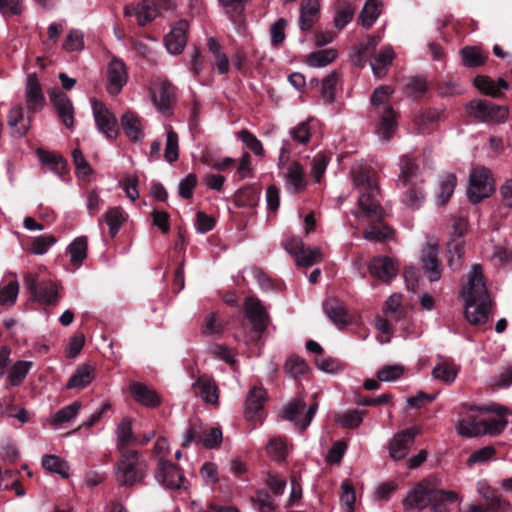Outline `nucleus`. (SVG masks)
Here are the masks:
<instances>
[{"mask_svg":"<svg viewBox=\"0 0 512 512\" xmlns=\"http://www.w3.org/2000/svg\"><path fill=\"white\" fill-rule=\"evenodd\" d=\"M317 409V402H314L306 409L304 399L302 397H298L286 404L282 410V417L304 430L310 425Z\"/></svg>","mask_w":512,"mask_h":512,"instance_id":"nucleus-7","label":"nucleus"},{"mask_svg":"<svg viewBox=\"0 0 512 512\" xmlns=\"http://www.w3.org/2000/svg\"><path fill=\"white\" fill-rule=\"evenodd\" d=\"M418 164L415 159L409 156H403L400 159V173L397 180V187L403 189L410 184H416L414 179L417 176Z\"/></svg>","mask_w":512,"mask_h":512,"instance_id":"nucleus-31","label":"nucleus"},{"mask_svg":"<svg viewBox=\"0 0 512 512\" xmlns=\"http://www.w3.org/2000/svg\"><path fill=\"white\" fill-rule=\"evenodd\" d=\"M148 474L146 460L136 450H126L119 457L114 475L120 486L132 487L141 483Z\"/></svg>","mask_w":512,"mask_h":512,"instance_id":"nucleus-3","label":"nucleus"},{"mask_svg":"<svg viewBox=\"0 0 512 512\" xmlns=\"http://www.w3.org/2000/svg\"><path fill=\"white\" fill-rule=\"evenodd\" d=\"M378 194L379 188L377 191L363 190L360 192L358 205L368 218H378L381 216V206L377 199Z\"/></svg>","mask_w":512,"mask_h":512,"instance_id":"nucleus-30","label":"nucleus"},{"mask_svg":"<svg viewBox=\"0 0 512 512\" xmlns=\"http://www.w3.org/2000/svg\"><path fill=\"white\" fill-rule=\"evenodd\" d=\"M7 123L12 130V136L22 137L30 129V119L25 117L24 109L20 104L11 107L7 115Z\"/></svg>","mask_w":512,"mask_h":512,"instance_id":"nucleus-26","label":"nucleus"},{"mask_svg":"<svg viewBox=\"0 0 512 512\" xmlns=\"http://www.w3.org/2000/svg\"><path fill=\"white\" fill-rule=\"evenodd\" d=\"M126 17L135 16L140 26H145L157 16L156 5L150 0H143L137 5H127L124 8Z\"/></svg>","mask_w":512,"mask_h":512,"instance_id":"nucleus-23","label":"nucleus"},{"mask_svg":"<svg viewBox=\"0 0 512 512\" xmlns=\"http://www.w3.org/2000/svg\"><path fill=\"white\" fill-rule=\"evenodd\" d=\"M436 89L438 94L442 97H454L464 92V88L457 81L452 79L439 82Z\"/></svg>","mask_w":512,"mask_h":512,"instance_id":"nucleus-62","label":"nucleus"},{"mask_svg":"<svg viewBox=\"0 0 512 512\" xmlns=\"http://www.w3.org/2000/svg\"><path fill=\"white\" fill-rule=\"evenodd\" d=\"M459 368L452 362L441 359L432 370V377L435 380L452 384L457 378Z\"/></svg>","mask_w":512,"mask_h":512,"instance_id":"nucleus-36","label":"nucleus"},{"mask_svg":"<svg viewBox=\"0 0 512 512\" xmlns=\"http://www.w3.org/2000/svg\"><path fill=\"white\" fill-rule=\"evenodd\" d=\"M266 398L267 393L263 388L253 387L249 390L245 401V417L248 421H254L259 417Z\"/></svg>","mask_w":512,"mask_h":512,"instance_id":"nucleus-25","label":"nucleus"},{"mask_svg":"<svg viewBox=\"0 0 512 512\" xmlns=\"http://www.w3.org/2000/svg\"><path fill=\"white\" fill-rule=\"evenodd\" d=\"M352 177L355 185L363 190L377 191L378 183L376 179L372 178L369 173L362 167L352 168Z\"/></svg>","mask_w":512,"mask_h":512,"instance_id":"nucleus-48","label":"nucleus"},{"mask_svg":"<svg viewBox=\"0 0 512 512\" xmlns=\"http://www.w3.org/2000/svg\"><path fill=\"white\" fill-rule=\"evenodd\" d=\"M33 366L32 361H17L10 368L8 380L11 386H19L25 380L27 374Z\"/></svg>","mask_w":512,"mask_h":512,"instance_id":"nucleus-45","label":"nucleus"},{"mask_svg":"<svg viewBox=\"0 0 512 512\" xmlns=\"http://www.w3.org/2000/svg\"><path fill=\"white\" fill-rule=\"evenodd\" d=\"M94 379V368L90 365L78 366L70 377L66 387L68 389H84Z\"/></svg>","mask_w":512,"mask_h":512,"instance_id":"nucleus-37","label":"nucleus"},{"mask_svg":"<svg viewBox=\"0 0 512 512\" xmlns=\"http://www.w3.org/2000/svg\"><path fill=\"white\" fill-rule=\"evenodd\" d=\"M178 149V135L176 132L170 130L167 132L166 147L164 152L165 160L169 163L175 162L179 157Z\"/></svg>","mask_w":512,"mask_h":512,"instance_id":"nucleus-61","label":"nucleus"},{"mask_svg":"<svg viewBox=\"0 0 512 512\" xmlns=\"http://www.w3.org/2000/svg\"><path fill=\"white\" fill-rule=\"evenodd\" d=\"M107 76V91L111 95H117L128 81V72L125 63L118 58H113L108 64Z\"/></svg>","mask_w":512,"mask_h":512,"instance_id":"nucleus-15","label":"nucleus"},{"mask_svg":"<svg viewBox=\"0 0 512 512\" xmlns=\"http://www.w3.org/2000/svg\"><path fill=\"white\" fill-rule=\"evenodd\" d=\"M494 192V179L491 171L485 167L473 168L469 175L467 195L473 204L490 197Z\"/></svg>","mask_w":512,"mask_h":512,"instance_id":"nucleus-5","label":"nucleus"},{"mask_svg":"<svg viewBox=\"0 0 512 512\" xmlns=\"http://www.w3.org/2000/svg\"><path fill=\"white\" fill-rule=\"evenodd\" d=\"M116 447L121 453L136 443L137 439L132 430V422L129 418H123L116 427Z\"/></svg>","mask_w":512,"mask_h":512,"instance_id":"nucleus-34","label":"nucleus"},{"mask_svg":"<svg viewBox=\"0 0 512 512\" xmlns=\"http://www.w3.org/2000/svg\"><path fill=\"white\" fill-rule=\"evenodd\" d=\"M285 185L289 192L298 193L306 186L304 170L298 162H293L285 175Z\"/></svg>","mask_w":512,"mask_h":512,"instance_id":"nucleus-33","label":"nucleus"},{"mask_svg":"<svg viewBox=\"0 0 512 512\" xmlns=\"http://www.w3.org/2000/svg\"><path fill=\"white\" fill-rule=\"evenodd\" d=\"M88 241L87 238L77 237L68 246L67 252L70 255V262L74 266H80L87 257Z\"/></svg>","mask_w":512,"mask_h":512,"instance_id":"nucleus-42","label":"nucleus"},{"mask_svg":"<svg viewBox=\"0 0 512 512\" xmlns=\"http://www.w3.org/2000/svg\"><path fill=\"white\" fill-rule=\"evenodd\" d=\"M245 316L250 321L253 330L263 333L269 324V315L259 299L247 297L244 305Z\"/></svg>","mask_w":512,"mask_h":512,"instance_id":"nucleus-13","label":"nucleus"},{"mask_svg":"<svg viewBox=\"0 0 512 512\" xmlns=\"http://www.w3.org/2000/svg\"><path fill=\"white\" fill-rule=\"evenodd\" d=\"M196 396H199L206 404L218 405L219 388L213 378L208 375H200L192 384Z\"/></svg>","mask_w":512,"mask_h":512,"instance_id":"nucleus-18","label":"nucleus"},{"mask_svg":"<svg viewBox=\"0 0 512 512\" xmlns=\"http://www.w3.org/2000/svg\"><path fill=\"white\" fill-rule=\"evenodd\" d=\"M477 491L486 501V506L493 512H505L509 503L505 501L499 492L492 488L486 480H480L477 483Z\"/></svg>","mask_w":512,"mask_h":512,"instance_id":"nucleus-22","label":"nucleus"},{"mask_svg":"<svg viewBox=\"0 0 512 512\" xmlns=\"http://www.w3.org/2000/svg\"><path fill=\"white\" fill-rule=\"evenodd\" d=\"M420 265L430 282L441 279L443 266L439 258V242L435 238H429L422 248Z\"/></svg>","mask_w":512,"mask_h":512,"instance_id":"nucleus-8","label":"nucleus"},{"mask_svg":"<svg viewBox=\"0 0 512 512\" xmlns=\"http://www.w3.org/2000/svg\"><path fill=\"white\" fill-rule=\"evenodd\" d=\"M393 235V231L390 227L380 224L373 225L366 229L363 233V237L368 241H384L386 239L391 238Z\"/></svg>","mask_w":512,"mask_h":512,"instance_id":"nucleus-54","label":"nucleus"},{"mask_svg":"<svg viewBox=\"0 0 512 512\" xmlns=\"http://www.w3.org/2000/svg\"><path fill=\"white\" fill-rule=\"evenodd\" d=\"M42 466L45 470L59 474L62 478L69 477L68 463L56 455H45L42 458Z\"/></svg>","mask_w":512,"mask_h":512,"instance_id":"nucleus-44","label":"nucleus"},{"mask_svg":"<svg viewBox=\"0 0 512 512\" xmlns=\"http://www.w3.org/2000/svg\"><path fill=\"white\" fill-rule=\"evenodd\" d=\"M394 59V51L390 46L381 48L379 53L371 61L372 72L376 77H383L386 74L388 66Z\"/></svg>","mask_w":512,"mask_h":512,"instance_id":"nucleus-39","label":"nucleus"},{"mask_svg":"<svg viewBox=\"0 0 512 512\" xmlns=\"http://www.w3.org/2000/svg\"><path fill=\"white\" fill-rule=\"evenodd\" d=\"M366 415V411L359 409H348L335 414V421L346 429L358 428Z\"/></svg>","mask_w":512,"mask_h":512,"instance_id":"nucleus-38","label":"nucleus"},{"mask_svg":"<svg viewBox=\"0 0 512 512\" xmlns=\"http://www.w3.org/2000/svg\"><path fill=\"white\" fill-rule=\"evenodd\" d=\"M155 478L159 483L169 489L181 488L184 480L183 473L179 466L166 460H158Z\"/></svg>","mask_w":512,"mask_h":512,"instance_id":"nucleus-12","label":"nucleus"},{"mask_svg":"<svg viewBox=\"0 0 512 512\" xmlns=\"http://www.w3.org/2000/svg\"><path fill=\"white\" fill-rule=\"evenodd\" d=\"M24 284L33 300L40 304L55 305L60 299L58 285L52 280L38 282L36 275L28 273L24 277Z\"/></svg>","mask_w":512,"mask_h":512,"instance_id":"nucleus-6","label":"nucleus"},{"mask_svg":"<svg viewBox=\"0 0 512 512\" xmlns=\"http://www.w3.org/2000/svg\"><path fill=\"white\" fill-rule=\"evenodd\" d=\"M129 390L133 398L146 407L155 408L160 404L157 393L142 383H130Z\"/></svg>","mask_w":512,"mask_h":512,"instance_id":"nucleus-29","label":"nucleus"},{"mask_svg":"<svg viewBox=\"0 0 512 512\" xmlns=\"http://www.w3.org/2000/svg\"><path fill=\"white\" fill-rule=\"evenodd\" d=\"M25 100L29 111L37 112L45 105V96L42 86L35 73L28 74L25 85Z\"/></svg>","mask_w":512,"mask_h":512,"instance_id":"nucleus-17","label":"nucleus"},{"mask_svg":"<svg viewBox=\"0 0 512 512\" xmlns=\"http://www.w3.org/2000/svg\"><path fill=\"white\" fill-rule=\"evenodd\" d=\"M267 452L273 460L283 461L288 453L287 444L282 438H272L267 444Z\"/></svg>","mask_w":512,"mask_h":512,"instance_id":"nucleus-57","label":"nucleus"},{"mask_svg":"<svg viewBox=\"0 0 512 512\" xmlns=\"http://www.w3.org/2000/svg\"><path fill=\"white\" fill-rule=\"evenodd\" d=\"M252 501L256 504L260 512H274L276 508L274 500L270 494L264 490L257 491L255 497L252 498Z\"/></svg>","mask_w":512,"mask_h":512,"instance_id":"nucleus-64","label":"nucleus"},{"mask_svg":"<svg viewBox=\"0 0 512 512\" xmlns=\"http://www.w3.org/2000/svg\"><path fill=\"white\" fill-rule=\"evenodd\" d=\"M19 293V283L17 280L9 281L0 287V304L11 306L15 303Z\"/></svg>","mask_w":512,"mask_h":512,"instance_id":"nucleus-56","label":"nucleus"},{"mask_svg":"<svg viewBox=\"0 0 512 512\" xmlns=\"http://www.w3.org/2000/svg\"><path fill=\"white\" fill-rule=\"evenodd\" d=\"M457 178L454 174H446L439 183V192L437 194V202L439 205H445L454 193Z\"/></svg>","mask_w":512,"mask_h":512,"instance_id":"nucleus-46","label":"nucleus"},{"mask_svg":"<svg viewBox=\"0 0 512 512\" xmlns=\"http://www.w3.org/2000/svg\"><path fill=\"white\" fill-rule=\"evenodd\" d=\"M483 427L482 418L472 413L461 417L455 425L457 433L466 438L482 436Z\"/></svg>","mask_w":512,"mask_h":512,"instance_id":"nucleus-28","label":"nucleus"},{"mask_svg":"<svg viewBox=\"0 0 512 512\" xmlns=\"http://www.w3.org/2000/svg\"><path fill=\"white\" fill-rule=\"evenodd\" d=\"M72 159L76 168V175L78 178L84 179L93 172L92 167L87 162L85 156L83 155L80 149L75 148L72 151Z\"/></svg>","mask_w":512,"mask_h":512,"instance_id":"nucleus-58","label":"nucleus"},{"mask_svg":"<svg viewBox=\"0 0 512 512\" xmlns=\"http://www.w3.org/2000/svg\"><path fill=\"white\" fill-rule=\"evenodd\" d=\"M320 17V3L318 0H302L300 5L299 27L302 31H309Z\"/></svg>","mask_w":512,"mask_h":512,"instance_id":"nucleus-27","label":"nucleus"},{"mask_svg":"<svg viewBox=\"0 0 512 512\" xmlns=\"http://www.w3.org/2000/svg\"><path fill=\"white\" fill-rule=\"evenodd\" d=\"M401 202L411 208L419 209L425 200V193L421 186L417 184H410L402 189Z\"/></svg>","mask_w":512,"mask_h":512,"instance_id":"nucleus-40","label":"nucleus"},{"mask_svg":"<svg viewBox=\"0 0 512 512\" xmlns=\"http://www.w3.org/2000/svg\"><path fill=\"white\" fill-rule=\"evenodd\" d=\"M102 221L109 227V235L113 238L118 234L121 226L126 221V215L121 207H110L103 217L99 219V225L102 224Z\"/></svg>","mask_w":512,"mask_h":512,"instance_id":"nucleus-35","label":"nucleus"},{"mask_svg":"<svg viewBox=\"0 0 512 512\" xmlns=\"http://www.w3.org/2000/svg\"><path fill=\"white\" fill-rule=\"evenodd\" d=\"M458 494L453 491L435 489L430 480L425 479L414 485L403 499L405 510L421 511L430 507L432 512H449L448 504L455 503Z\"/></svg>","mask_w":512,"mask_h":512,"instance_id":"nucleus-2","label":"nucleus"},{"mask_svg":"<svg viewBox=\"0 0 512 512\" xmlns=\"http://www.w3.org/2000/svg\"><path fill=\"white\" fill-rule=\"evenodd\" d=\"M56 243V238L52 235H40L33 239L30 251L35 255H43Z\"/></svg>","mask_w":512,"mask_h":512,"instance_id":"nucleus-59","label":"nucleus"},{"mask_svg":"<svg viewBox=\"0 0 512 512\" xmlns=\"http://www.w3.org/2000/svg\"><path fill=\"white\" fill-rule=\"evenodd\" d=\"M470 113L482 121L503 123L508 118V108L486 100L471 101L468 104Z\"/></svg>","mask_w":512,"mask_h":512,"instance_id":"nucleus-10","label":"nucleus"},{"mask_svg":"<svg viewBox=\"0 0 512 512\" xmlns=\"http://www.w3.org/2000/svg\"><path fill=\"white\" fill-rule=\"evenodd\" d=\"M404 373V367L399 364L386 365L377 372V378L382 382H391L399 379Z\"/></svg>","mask_w":512,"mask_h":512,"instance_id":"nucleus-63","label":"nucleus"},{"mask_svg":"<svg viewBox=\"0 0 512 512\" xmlns=\"http://www.w3.org/2000/svg\"><path fill=\"white\" fill-rule=\"evenodd\" d=\"M405 89L408 96L419 98L428 91L427 79L423 76L411 77Z\"/></svg>","mask_w":512,"mask_h":512,"instance_id":"nucleus-53","label":"nucleus"},{"mask_svg":"<svg viewBox=\"0 0 512 512\" xmlns=\"http://www.w3.org/2000/svg\"><path fill=\"white\" fill-rule=\"evenodd\" d=\"M122 128L126 136L133 142L140 141L144 137L141 119L133 112H126L121 117Z\"/></svg>","mask_w":512,"mask_h":512,"instance_id":"nucleus-32","label":"nucleus"},{"mask_svg":"<svg viewBox=\"0 0 512 512\" xmlns=\"http://www.w3.org/2000/svg\"><path fill=\"white\" fill-rule=\"evenodd\" d=\"M354 12L355 9L351 4L339 2L333 19L334 27L339 30L344 29L352 21Z\"/></svg>","mask_w":512,"mask_h":512,"instance_id":"nucleus-43","label":"nucleus"},{"mask_svg":"<svg viewBox=\"0 0 512 512\" xmlns=\"http://www.w3.org/2000/svg\"><path fill=\"white\" fill-rule=\"evenodd\" d=\"M323 310L330 321L341 328L348 324L349 317L342 301L335 297H328L322 304Z\"/></svg>","mask_w":512,"mask_h":512,"instance_id":"nucleus-24","label":"nucleus"},{"mask_svg":"<svg viewBox=\"0 0 512 512\" xmlns=\"http://www.w3.org/2000/svg\"><path fill=\"white\" fill-rule=\"evenodd\" d=\"M338 81L337 72L329 73L323 80L321 86V98L325 104H332L335 101V87Z\"/></svg>","mask_w":512,"mask_h":512,"instance_id":"nucleus-52","label":"nucleus"},{"mask_svg":"<svg viewBox=\"0 0 512 512\" xmlns=\"http://www.w3.org/2000/svg\"><path fill=\"white\" fill-rule=\"evenodd\" d=\"M378 117V125L376 127L377 136L383 141H389L397 129V115L392 107H380L375 112Z\"/></svg>","mask_w":512,"mask_h":512,"instance_id":"nucleus-19","label":"nucleus"},{"mask_svg":"<svg viewBox=\"0 0 512 512\" xmlns=\"http://www.w3.org/2000/svg\"><path fill=\"white\" fill-rule=\"evenodd\" d=\"M475 87L480 90L482 93L487 94L492 97H500L502 95L501 91L498 89L495 81L487 76H477L474 79Z\"/></svg>","mask_w":512,"mask_h":512,"instance_id":"nucleus-60","label":"nucleus"},{"mask_svg":"<svg viewBox=\"0 0 512 512\" xmlns=\"http://www.w3.org/2000/svg\"><path fill=\"white\" fill-rule=\"evenodd\" d=\"M460 295L467 321L473 325L485 324L489 319L492 299L480 264H474L467 273Z\"/></svg>","mask_w":512,"mask_h":512,"instance_id":"nucleus-1","label":"nucleus"},{"mask_svg":"<svg viewBox=\"0 0 512 512\" xmlns=\"http://www.w3.org/2000/svg\"><path fill=\"white\" fill-rule=\"evenodd\" d=\"M189 23L186 20L178 21L165 36L164 43L167 51L172 55L182 53L187 44V31Z\"/></svg>","mask_w":512,"mask_h":512,"instance_id":"nucleus-16","label":"nucleus"},{"mask_svg":"<svg viewBox=\"0 0 512 512\" xmlns=\"http://www.w3.org/2000/svg\"><path fill=\"white\" fill-rule=\"evenodd\" d=\"M62 48L67 52H78L84 49V34L79 29H70L62 43Z\"/></svg>","mask_w":512,"mask_h":512,"instance_id":"nucleus-49","label":"nucleus"},{"mask_svg":"<svg viewBox=\"0 0 512 512\" xmlns=\"http://www.w3.org/2000/svg\"><path fill=\"white\" fill-rule=\"evenodd\" d=\"M285 250L295 258L297 265L302 267H311L323 259L319 247H306L299 237L290 238L285 243Z\"/></svg>","mask_w":512,"mask_h":512,"instance_id":"nucleus-9","label":"nucleus"},{"mask_svg":"<svg viewBox=\"0 0 512 512\" xmlns=\"http://www.w3.org/2000/svg\"><path fill=\"white\" fill-rule=\"evenodd\" d=\"M460 53L463 64L466 67H478L485 62V57L482 55L481 51L475 47H464Z\"/></svg>","mask_w":512,"mask_h":512,"instance_id":"nucleus-55","label":"nucleus"},{"mask_svg":"<svg viewBox=\"0 0 512 512\" xmlns=\"http://www.w3.org/2000/svg\"><path fill=\"white\" fill-rule=\"evenodd\" d=\"M468 222L464 217H457L453 220L452 231L447 242V262L450 269L458 271L462 267V256L465 252V233Z\"/></svg>","mask_w":512,"mask_h":512,"instance_id":"nucleus-4","label":"nucleus"},{"mask_svg":"<svg viewBox=\"0 0 512 512\" xmlns=\"http://www.w3.org/2000/svg\"><path fill=\"white\" fill-rule=\"evenodd\" d=\"M81 409V403L74 401L71 404L58 410L52 417L51 422L55 425L68 423L73 420Z\"/></svg>","mask_w":512,"mask_h":512,"instance_id":"nucleus-50","label":"nucleus"},{"mask_svg":"<svg viewBox=\"0 0 512 512\" xmlns=\"http://www.w3.org/2000/svg\"><path fill=\"white\" fill-rule=\"evenodd\" d=\"M369 272L383 282H390L398 272L397 264L387 256L375 257L369 264Z\"/></svg>","mask_w":512,"mask_h":512,"instance_id":"nucleus-21","label":"nucleus"},{"mask_svg":"<svg viewBox=\"0 0 512 512\" xmlns=\"http://www.w3.org/2000/svg\"><path fill=\"white\" fill-rule=\"evenodd\" d=\"M416 434L417 431L413 428L395 434L389 446L390 456L395 460L403 459L413 444Z\"/></svg>","mask_w":512,"mask_h":512,"instance_id":"nucleus-20","label":"nucleus"},{"mask_svg":"<svg viewBox=\"0 0 512 512\" xmlns=\"http://www.w3.org/2000/svg\"><path fill=\"white\" fill-rule=\"evenodd\" d=\"M152 101L158 111L166 112L171 108L174 99V87L167 80L155 81L150 85Z\"/></svg>","mask_w":512,"mask_h":512,"instance_id":"nucleus-14","label":"nucleus"},{"mask_svg":"<svg viewBox=\"0 0 512 512\" xmlns=\"http://www.w3.org/2000/svg\"><path fill=\"white\" fill-rule=\"evenodd\" d=\"M443 113L436 109H428L418 112L414 116V123L420 132L424 131L430 124L442 119Z\"/></svg>","mask_w":512,"mask_h":512,"instance_id":"nucleus-51","label":"nucleus"},{"mask_svg":"<svg viewBox=\"0 0 512 512\" xmlns=\"http://www.w3.org/2000/svg\"><path fill=\"white\" fill-rule=\"evenodd\" d=\"M338 56V52L334 48L322 49L310 53L305 63L312 68H322L332 63Z\"/></svg>","mask_w":512,"mask_h":512,"instance_id":"nucleus-41","label":"nucleus"},{"mask_svg":"<svg viewBox=\"0 0 512 512\" xmlns=\"http://www.w3.org/2000/svg\"><path fill=\"white\" fill-rule=\"evenodd\" d=\"M92 112L99 132L109 139H115L118 135V122L116 117L100 101L92 99Z\"/></svg>","mask_w":512,"mask_h":512,"instance_id":"nucleus-11","label":"nucleus"},{"mask_svg":"<svg viewBox=\"0 0 512 512\" xmlns=\"http://www.w3.org/2000/svg\"><path fill=\"white\" fill-rule=\"evenodd\" d=\"M380 0H367L359 16V22L362 26L369 28L377 20Z\"/></svg>","mask_w":512,"mask_h":512,"instance_id":"nucleus-47","label":"nucleus"}]
</instances>
